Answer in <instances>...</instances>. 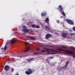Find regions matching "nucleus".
<instances>
[{
    "mask_svg": "<svg viewBox=\"0 0 75 75\" xmlns=\"http://www.w3.org/2000/svg\"><path fill=\"white\" fill-rule=\"evenodd\" d=\"M56 50H59V51H65L66 54H74V52L68 50H63L61 49H56Z\"/></svg>",
    "mask_w": 75,
    "mask_h": 75,
    "instance_id": "obj_1",
    "label": "nucleus"
},
{
    "mask_svg": "<svg viewBox=\"0 0 75 75\" xmlns=\"http://www.w3.org/2000/svg\"><path fill=\"white\" fill-rule=\"evenodd\" d=\"M27 71H25V73L26 74L28 75H29L30 74H31L33 72V71L31 70L30 69H27Z\"/></svg>",
    "mask_w": 75,
    "mask_h": 75,
    "instance_id": "obj_2",
    "label": "nucleus"
},
{
    "mask_svg": "<svg viewBox=\"0 0 75 75\" xmlns=\"http://www.w3.org/2000/svg\"><path fill=\"white\" fill-rule=\"evenodd\" d=\"M65 21L66 22L68 23V24H70V25H74V22H73L72 20L67 19H66Z\"/></svg>",
    "mask_w": 75,
    "mask_h": 75,
    "instance_id": "obj_3",
    "label": "nucleus"
},
{
    "mask_svg": "<svg viewBox=\"0 0 75 75\" xmlns=\"http://www.w3.org/2000/svg\"><path fill=\"white\" fill-rule=\"evenodd\" d=\"M23 28L22 30L24 33H28L29 30L28 29H27V27L26 26L23 25Z\"/></svg>",
    "mask_w": 75,
    "mask_h": 75,
    "instance_id": "obj_4",
    "label": "nucleus"
},
{
    "mask_svg": "<svg viewBox=\"0 0 75 75\" xmlns=\"http://www.w3.org/2000/svg\"><path fill=\"white\" fill-rule=\"evenodd\" d=\"M51 37H52V35L48 33L46 35L45 38L46 40H48Z\"/></svg>",
    "mask_w": 75,
    "mask_h": 75,
    "instance_id": "obj_5",
    "label": "nucleus"
},
{
    "mask_svg": "<svg viewBox=\"0 0 75 75\" xmlns=\"http://www.w3.org/2000/svg\"><path fill=\"white\" fill-rule=\"evenodd\" d=\"M28 38H29V39H30L31 40H36L37 38H35L34 37L31 36H26Z\"/></svg>",
    "mask_w": 75,
    "mask_h": 75,
    "instance_id": "obj_6",
    "label": "nucleus"
},
{
    "mask_svg": "<svg viewBox=\"0 0 75 75\" xmlns=\"http://www.w3.org/2000/svg\"><path fill=\"white\" fill-rule=\"evenodd\" d=\"M10 67L7 65H6L4 67V69L6 71H7L10 69Z\"/></svg>",
    "mask_w": 75,
    "mask_h": 75,
    "instance_id": "obj_7",
    "label": "nucleus"
},
{
    "mask_svg": "<svg viewBox=\"0 0 75 75\" xmlns=\"http://www.w3.org/2000/svg\"><path fill=\"white\" fill-rule=\"evenodd\" d=\"M67 35H68V33H65L63 32L61 34V35L62 37H63V38H65Z\"/></svg>",
    "mask_w": 75,
    "mask_h": 75,
    "instance_id": "obj_8",
    "label": "nucleus"
},
{
    "mask_svg": "<svg viewBox=\"0 0 75 75\" xmlns=\"http://www.w3.org/2000/svg\"><path fill=\"white\" fill-rule=\"evenodd\" d=\"M8 43H11V44H13V43H16V40H8Z\"/></svg>",
    "mask_w": 75,
    "mask_h": 75,
    "instance_id": "obj_9",
    "label": "nucleus"
},
{
    "mask_svg": "<svg viewBox=\"0 0 75 75\" xmlns=\"http://www.w3.org/2000/svg\"><path fill=\"white\" fill-rule=\"evenodd\" d=\"M47 14L46 12H44V13H41V16L42 17H44V16H45Z\"/></svg>",
    "mask_w": 75,
    "mask_h": 75,
    "instance_id": "obj_10",
    "label": "nucleus"
},
{
    "mask_svg": "<svg viewBox=\"0 0 75 75\" xmlns=\"http://www.w3.org/2000/svg\"><path fill=\"white\" fill-rule=\"evenodd\" d=\"M30 47H26V50L24 51V52H28V50H30Z\"/></svg>",
    "mask_w": 75,
    "mask_h": 75,
    "instance_id": "obj_11",
    "label": "nucleus"
},
{
    "mask_svg": "<svg viewBox=\"0 0 75 75\" xmlns=\"http://www.w3.org/2000/svg\"><path fill=\"white\" fill-rule=\"evenodd\" d=\"M45 50H46L47 52H50V51H51V49L47 48H45Z\"/></svg>",
    "mask_w": 75,
    "mask_h": 75,
    "instance_id": "obj_12",
    "label": "nucleus"
},
{
    "mask_svg": "<svg viewBox=\"0 0 75 75\" xmlns=\"http://www.w3.org/2000/svg\"><path fill=\"white\" fill-rule=\"evenodd\" d=\"M45 28H46L47 30H50V29L48 27L47 25H45Z\"/></svg>",
    "mask_w": 75,
    "mask_h": 75,
    "instance_id": "obj_13",
    "label": "nucleus"
},
{
    "mask_svg": "<svg viewBox=\"0 0 75 75\" xmlns=\"http://www.w3.org/2000/svg\"><path fill=\"white\" fill-rule=\"evenodd\" d=\"M58 7L62 11H63L64 10L62 8V7L61 6V5H60Z\"/></svg>",
    "mask_w": 75,
    "mask_h": 75,
    "instance_id": "obj_14",
    "label": "nucleus"
},
{
    "mask_svg": "<svg viewBox=\"0 0 75 75\" xmlns=\"http://www.w3.org/2000/svg\"><path fill=\"white\" fill-rule=\"evenodd\" d=\"M50 51H53V52H59V51L54 50L51 49H50Z\"/></svg>",
    "mask_w": 75,
    "mask_h": 75,
    "instance_id": "obj_15",
    "label": "nucleus"
},
{
    "mask_svg": "<svg viewBox=\"0 0 75 75\" xmlns=\"http://www.w3.org/2000/svg\"><path fill=\"white\" fill-rule=\"evenodd\" d=\"M48 21H49V18L47 17L45 20V21L46 22V23H47Z\"/></svg>",
    "mask_w": 75,
    "mask_h": 75,
    "instance_id": "obj_16",
    "label": "nucleus"
},
{
    "mask_svg": "<svg viewBox=\"0 0 75 75\" xmlns=\"http://www.w3.org/2000/svg\"><path fill=\"white\" fill-rule=\"evenodd\" d=\"M36 25L34 24H32L30 25L31 27H33V28H35V26Z\"/></svg>",
    "mask_w": 75,
    "mask_h": 75,
    "instance_id": "obj_17",
    "label": "nucleus"
},
{
    "mask_svg": "<svg viewBox=\"0 0 75 75\" xmlns=\"http://www.w3.org/2000/svg\"><path fill=\"white\" fill-rule=\"evenodd\" d=\"M42 54V52L34 53L33 54Z\"/></svg>",
    "mask_w": 75,
    "mask_h": 75,
    "instance_id": "obj_18",
    "label": "nucleus"
},
{
    "mask_svg": "<svg viewBox=\"0 0 75 75\" xmlns=\"http://www.w3.org/2000/svg\"><path fill=\"white\" fill-rule=\"evenodd\" d=\"M34 59V57H33L31 59H30L29 60H27V61H28V62H30V61H31V60H32V59Z\"/></svg>",
    "mask_w": 75,
    "mask_h": 75,
    "instance_id": "obj_19",
    "label": "nucleus"
},
{
    "mask_svg": "<svg viewBox=\"0 0 75 75\" xmlns=\"http://www.w3.org/2000/svg\"><path fill=\"white\" fill-rule=\"evenodd\" d=\"M62 11V14H63V15H64V16H65L66 15H65V13L64 11Z\"/></svg>",
    "mask_w": 75,
    "mask_h": 75,
    "instance_id": "obj_20",
    "label": "nucleus"
},
{
    "mask_svg": "<svg viewBox=\"0 0 75 75\" xmlns=\"http://www.w3.org/2000/svg\"><path fill=\"white\" fill-rule=\"evenodd\" d=\"M35 28H40V26H39L38 25H37V26H35Z\"/></svg>",
    "mask_w": 75,
    "mask_h": 75,
    "instance_id": "obj_21",
    "label": "nucleus"
},
{
    "mask_svg": "<svg viewBox=\"0 0 75 75\" xmlns=\"http://www.w3.org/2000/svg\"><path fill=\"white\" fill-rule=\"evenodd\" d=\"M54 57L53 56L52 57H48V58H50V59H53L54 58Z\"/></svg>",
    "mask_w": 75,
    "mask_h": 75,
    "instance_id": "obj_22",
    "label": "nucleus"
},
{
    "mask_svg": "<svg viewBox=\"0 0 75 75\" xmlns=\"http://www.w3.org/2000/svg\"><path fill=\"white\" fill-rule=\"evenodd\" d=\"M7 49V46H5L4 48V50H6Z\"/></svg>",
    "mask_w": 75,
    "mask_h": 75,
    "instance_id": "obj_23",
    "label": "nucleus"
},
{
    "mask_svg": "<svg viewBox=\"0 0 75 75\" xmlns=\"http://www.w3.org/2000/svg\"><path fill=\"white\" fill-rule=\"evenodd\" d=\"M36 51H40V49L39 48H37L36 49Z\"/></svg>",
    "mask_w": 75,
    "mask_h": 75,
    "instance_id": "obj_24",
    "label": "nucleus"
},
{
    "mask_svg": "<svg viewBox=\"0 0 75 75\" xmlns=\"http://www.w3.org/2000/svg\"><path fill=\"white\" fill-rule=\"evenodd\" d=\"M54 34L56 35H59V34L58 33H54Z\"/></svg>",
    "mask_w": 75,
    "mask_h": 75,
    "instance_id": "obj_25",
    "label": "nucleus"
},
{
    "mask_svg": "<svg viewBox=\"0 0 75 75\" xmlns=\"http://www.w3.org/2000/svg\"><path fill=\"white\" fill-rule=\"evenodd\" d=\"M73 54V58H75V55H74V54Z\"/></svg>",
    "mask_w": 75,
    "mask_h": 75,
    "instance_id": "obj_26",
    "label": "nucleus"
},
{
    "mask_svg": "<svg viewBox=\"0 0 75 75\" xmlns=\"http://www.w3.org/2000/svg\"><path fill=\"white\" fill-rule=\"evenodd\" d=\"M69 64V61H67L66 63V64H67V65H68V64Z\"/></svg>",
    "mask_w": 75,
    "mask_h": 75,
    "instance_id": "obj_27",
    "label": "nucleus"
},
{
    "mask_svg": "<svg viewBox=\"0 0 75 75\" xmlns=\"http://www.w3.org/2000/svg\"><path fill=\"white\" fill-rule=\"evenodd\" d=\"M61 47H62V48H67V47L63 46H61Z\"/></svg>",
    "mask_w": 75,
    "mask_h": 75,
    "instance_id": "obj_28",
    "label": "nucleus"
},
{
    "mask_svg": "<svg viewBox=\"0 0 75 75\" xmlns=\"http://www.w3.org/2000/svg\"><path fill=\"white\" fill-rule=\"evenodd\" d=\"M11 71L12 72H13L14 71V69H11Z\"/></svg>",
    "mask_w": 75,
    "mask_h": 75,
    "instance_id": "obj_29",
    "label": "nucleus"
},
{
    "mask_svg": "<svg viewBox=\"0 0 75 75\" xmlns=\"http://www.w3.org/2000/svg\"><path fill=\"white\" fill-rule=\"evenodd\" d=\"M73 30H74V31H75V26H74V27H73Z\"/></svg>",
    "mask_w": 75,
    "mask_h": 75,
    "instance_id": "obj_30",
    "label": "nucleus"
},
{
    "mask_svg": "<svg viewBox=\"0 0 75 75\" xmlns=\"http://www.w3.org/2000/svg\"><path fill=\"white\" fill-rule=\"evenodd\" d=\"M70 48H73L74 49V50H75V48L74 47H72V46H71L70 47Z\"/></svg>",
    "mask_w": 75,
    "mask_h": 75,
    "instance_id": "obj_31",
    "label": "nucleus"
},
{
    "mask_svg": "<svg viewBox=\"0 0 75 75\" xmlns=\"http://www.w3.org/2000/svg\"><path fill=\"white\" fill-rule=\"evenodd\" d=\"M41 52H45V50H41Z\"/></svg>",
    "mask_w": 75,
    "mask_h": 75,
    "instance_id": "obj_32",
    "label": "nucleus"
},
{
    "mask_svg": "<svg viewBox=\"0 0 75 75\" xmlns=\"http://www.w3.org/2000/svg\"><path fill=\"white\" fill-rule=\"evenodd\" d=\"M57 23H59V20H57Z\"/></svg>",
    "mask_w": 75,
    "mask_h": 75,
    "instance_id": "obj_33",
    "label": "nucleus"
},
{
    "mask_svg": "<svg viewBox=\"0 0 75 75\" xmlns=\"http://www.w3.org/2000/svg\"><path fill=\"white\" fill-rule=\"evenodd\" d=\"M70 35H71V36H72L73 35V33H70Z\"/></svg>",
    "mask_w": 75,
    "mask_h": 75,
    "instance_id": "obj_34",
    "label": "nucleus"
},
{
    "mask_svg": "<svg viewBox=\"0 0 75 75\" xmlns=\"http://www.w3.org/2000/svg\"><path fill=\"white\" fill-rule=\"evenodd\" d=\"M47 54H55V53H47Z\"/></svg>",
    "mask_w": 75,
    "mask_h": 75,
    "instance_id": "obj_35",
    "label": "nucleus"
},
{
    "mask_svg": "<svg viewBox=\"0 0 75 75\" xmlns=\"http://www.w3.org/2000/svg\"><path fill=\"white\" fill-rule=\"evenodd\" d=\"M54 64H51V66H54Z\"/></svg>",
    "mask_w": 75,
    "mask_h": 75,
    "instance_id": "obj_36",
    "label": "nucleus"
},
{
    "mask_svg": "<svg viewBox=\"0 0 75 75\" xmlns=\"http://www.w3.org/2000/svg\"><path fill=\"white\" fill-rule=\"evenodd\" d=\"M73 35H75V33H73Z\"/></svg>",
    "mask_w": 75,
    "mask_h": 75,
    "instance_id": "obj_37",
    "label": "nucleus"
},
{
    "mask_svg": "<svg viewBox=\"0 0 75 75\" xmlns=\"http://www.w3.org/2000/svg\"><path fill=\"white\" fill-rule=\"evenodd\" d=\"M67 65H68V64H66V65H65V67H67Z\"/></svg>",
    "mask_w": 75,
    "mask_h": 75,
    "instance_id": "obj_38",
    "label": "nucleus"
},
{
    "mask_svg": "<svg viewBox=\"0 0 75 75\" xmlns=\"http://www.w3.org/2000/svg\"><path fill=\"white\" fill-rule=\"evenodd\" d=\"M15 75H19V74H18H18H15Z\"/></svg>",
    "mask_w": 75,
    "mask_h": 75,
    "instance_id": "obj_39",
    "label": "nucleus"
},
{
    "mask_svg": "<svg viewBox=\"0 0 75 75\" xmlns=\"http://www.w3.org/2000/svg\"><path fill=\"white\" fill-rule=\"evenodd\" d=\"M47 62L48 63H49V61H48V60H47Z\"/></svg>",
    "mask_w": 75,
    "mask_h": 75,
    "instance_id": "obj_40",
    "label": "nucleus"
},
{
    "mask_svg": "<svg viewBox=\"0 0 75 75\" xmlns=\"http://www.w3.org/2000/svg\"><path fill=\"white\" fill-rule=\"evenodd\" d=\"M3 49H4V48L3 47L1 48V50H3Z\"/></svg>",
    "mask_w": 75,
    "mask_h": 75,
    "instance_id": "obj_41",
    "label": "nucleus"
},
{
    "mask_svg": "<svg viewBox=\"0 0 75 75\" xmlns=\"http://www.w3.org/2000/svg\"><path fill=\"white\" fill-rule=\"evenodd\" d=\"M25 44H26V45H27H27H28L27 43H26Z\"/></svg>",
    "mask_w": 75,
    "mask_h": 75,
    "instance_id": "obj_42",
    "label": "nucleus"
},
{
    "mask_svg": "<svg viewBox=\"0 0 75 75\" xmlns=\"http://www.w3.org/2000/svg\"><path fill=\"white\" fill-rule=\"evenodd\" d=\"M61 18H62V16H61Z\"/></svg>",
    "mask_w": 75,
    "mask_h": 75,
    "instance_id": "obj_43",
    "label": "nucleus"
}]
</instances>
